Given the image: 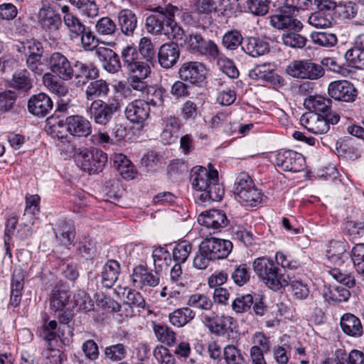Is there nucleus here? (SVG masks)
Listing matches in <instances>:
<instances>
[{"mask_svg":"<svg viewBox=\"0 0 364 364\" xmlns=\"http://www.w3.org/2000/svg\"><path fill=\"white\" fill-rule=\"evenodd\" d=\"M192 188L200 193L198 196L201 203L220 201L225 193L224 188L218 181V172L211 164L208 168L196 166L190 173Z\"/></svg>","mask_w":364,"mask_h":364,"instance_id":"nucleus-1","label":"nucleus"},{"mask_svg":"<svg viewBox=\"0 0 364 364\" xmlns=\"http://www.w3.org/2000/svg\"><path fill=\"white\" fill-rule=\"evenodd\" d=\"M253 270L259 279L274 291L288 286L289 276L286 270L279 268L275 262L267 257H258L252 264Z\"/></svg>","mask_w":364,"mask_h":364,"instance_id":"nucleus-2","label":"nucleus"},{"mask_svg":"<svg viewBox=\"0 0 364 364\" xmlns=\"http://www.w3.org/2000/svg\"><path fill=\"white\" fill-rule=\"evenodd\" d=\"M75 161L82 171L89 174H94L103 170L107 161V156L102 150L84 149L77 153Z\"/></svg>","mask_w":364,"mask_h":364,"instance_id":"nucleus-3","label":"nucleus"},{"mask_svg":"<svg viewBox=\"0 0 364 364\" xmlns=\"http://www.w3.org/2000/svg\"><path fill=\"white\" fill-rule=\"evenodd\" d=\"M178 9L176 6L171 4L163 8L158 6L156 8V14H151L146 18V28L149 33L152 34H164L168 33L170 27H168L169 21L171 17H174V14Z\"/></svg>","mask_w":364,"mask_h":364,"instance_id":"nucleus-4","label":"nucleus"},{"mask_svg":"<svg viewBox=\"0 0 364 364\" xmlns=\"http://www.w3.org/2000/svg\"><path fill=\"white\" fill-rule=\"evenodd\" d=\"M235 193L251 206H256L262 201L261 192L246 173H240L237 176L235 182Z\"/></svg>","mask_w":364,"mask_h":364,"instance_id":"nucleus-5","label":"nucleus"},{"mask_svg":"<svg viewBox=\"0 0 364 364\" xmlns=\"http://www.w3.org/2000/svg\"><path fill=\"white\" fill-rule=\"evenodd\" d=\"M119 109L120 102L114 99L109 100L107 102L95 100L88 107L90 117L100 125L107 124Z\"/></svg>","mask_w":364,"mask_h":364,"instance_id":"nucleus-6","label":"nucleus"},{"mask_svg":"<svg viewBox=\"0 0 364 364\" xmlns=\"http://www.w3.org/2000/svg\"><path fill=\"white\" fill-rule=\"evenodd\" d=\"M329 274L337 282L343 284L346 288L337 287L330 292V299L337 302L346 301L351 294H355V291H350L348 289H352L355 286L354 276L350 273L343 272L340 268H331L328 270Z\"/></svg>","mask_w":364,"mask_h":364,"instance_id":"nucleus-7","label":"nucleus"},{"mask_svg":"<svg viewBox=\"0 0 364 364\" xmlns=\"http://www.w3.org/2000/svg\"><path fill=\"white\" fill-rule=\"evenodd\" d=\"M287 73L295 78L317 80L323 76L322 65L311 60H294L286 68Z\"/></svg>","mask_w":364,"mask_h":364,"instance_id":"nucleus-8","label":"nucleus"},{"mask_svg":"<svg viewBox=\"0 0 364 364\" xmlns=\"http://www.w3.org/2000/svg\"><path fill=\"white\" fill-rule=\"evenodd\" d=\"M130 278L134 288L144 291L157 287L160 283L159 274L149 270L143 264H139L133 269Z\"/></svg>","mask_w":364,"mask_h":364,"instance_id":"nucleus-9","label":"nucleus"},{"mask_svg":"<svg viewBox=\"0 0 364 364\" xmlns=\"http://www.w3.org/2000/svg\"><path fill=\"white\" fill-rule=\"evenodd\" d=\"M200 245L204 253L214 261L226 258L232 250L231 241L215 237L204 239Z\"/></svg>","mask_w":364,"mask_h":364,"instance_id":"nucleus-10","label":"nucleus"},{"mask_svg":"<svg viewBox=\"0 0 364 364\" xmlns=\"http://www.w3.org/2000/svg\"><path fill=\"white\" fill-rule=\"evenodd\" d=\"M198 222L210 235L220 232L229 223L225 213L223 210L215 209L201 213L198 217Z\"/></svg>","mask_w":364,"mask_h":364,"instance_id":"nucleus-11","label":"nucleus"},{"mask_svg":"<svg viewBox=\"0 0 364 364\" xmlns=\"http://www.w3.org/2000/svg\"><path fill=\"white\" fill-rule=\"evenodd\" d=\"M183 41L186 48L193 53L209 58L218 55V46L211 40H205L199 33H191Z\"/></svg>","mask_w":364,"mask_h":364,"instance_id":"nucleus-12","label":"nucleus"},{"mask_svg":"<svg viewBox=\"0 0 364 364\" xmlns=\"http://www.w3.org/2000/svg\"><path fill=\"white\" fill-rule=\"evenodd\" d=\"M275 163L285 171L299 172L304 168L305 159L295 151L279 150L276 154Z\"/></svg>","mask_w":364,"mask_h":364,"instance_id":"nucleus-13","label":"nucleus"},{"mask_svg":"<svg viewBox=\"0 0 364 364\" xmlns=\"http://www.w3.org/2000/svg\"><path fill=\"white\" fill-rule=\"evenodd\" d=\"M51 74L63 80H70L74 77V69L68 58L60 52L53 53L48 60Z\"/></svg>","mask_w":364,"mask_h":364,"instance_id":"nucleus-14","label":"nucleus"},{"mask_svg":"<svg viewBox=\"0 0 364 364\" xmlns=\"http://www.w3.org/2000/svg\"><path fill=\"white\" fill-rule=\"evenodd\" d=\"M178 75L182 81L199 86L205 79V68L198 61L186 62L180 67Z\"/></svg>","mask_w":364,"mask_h":364,"instance_id":"nucleus-15","label":"nucleus"},{"mask_svg":"<svg viewBox=\"0 0 364 364\" xmlns=\"http://www.w3.org/2000/svg\"><path fill=\"white\" fill-rule=\"evenodd\" d=\"M328 93L331 98L336 100L353 102L357 97L358 91L350 82L336 80L329 84Z\"/></svg>","mask_w":364,"mask_h":364,"instance_id":"nucleus-16","label":"nucleus"},{"mask_svg":"<svg viewBox=\"0 0 364 364\" xmlns=\"http://www.w3.org/2000/svg\"><path fill=\"white\" fill-rule=\"evenodd\" d=\"M201 321L212 333L223 336L228 329L231 328L234 319L229 316H219L212 312L202 314Z\"/></svg>","mask_w":364,"mask_h":364,"instance_id":"nucleus-17","label":"nucleus"},{"mask_svg":"<svg viewBox=\"0 0 364 364\" xmlns=\"http://www.w3.org/2000/svg\"><path fill=\"white\" fill-rule=\"evenodd\" d=\"M38 22L41 28L50 35L55 34L62 26V19L50 6H43L38 13Z\"/></svg>","mask_w":364,"mask_h":364,"instance_id":"nucleus-18","label":"nucleus"},{"mask_svg":"<svg viewBox=\"0 0 364 364\" xmlns=\"http://www.w3.org/2000/svg\"><path fill=\"white\" fill-rule=\"evenodd\" d=\"M124 114L130 122L141 124L149 117V103L142 100H135L127 105Z\"/></svg>","mask_w":364,"mask_h":364,"instance_id":"nucleus-19","label":"nucleus"},{"mask_svg":"<svg viewBox=\"0 0 364 364\" xmlns=\"http://www.w3.org/2000/svg\"><path fill=\"white\" fill-rule=\"evenodd\" d=\"M51 98L43 92L32 95L28 101V112L38 117H44L53 109Z\"/></svg>","mask_w":364,"mask_h":364,"instance_id":"nucleus-20","label":"nucleus"},{"mask_svg":"<svg viewBox=\"0 0 364 364\" xmlns=\"http://www.w3.org/2000/svg\"><path fill=\"white\" fill-rule=\"evenodd\" d=\"M67 129L73 136L85 137L92 132L90 121L82 115H70L66 117Z\"/></svg>","mask_w":364,"mask_h":364,"instance_id":"nucleus-21","label":"nucleus"},{"mask_svg":"<svg viewBox=\"0 0 364 364\" xmlns=\"http://www.w3.org/2000/svg\"><path fill=\"white\" fill-rule=\"evenodd\" d=\"M332 101L330 98L322 95H310L304 101V107L316 115H328L337 114L331 109Z\"/></svg>","mask_w":364,"mask_h":364,"instance_id":"nucleus-22","label":"nucleus"},{"mask_svg":"<svg viewBox=\"0 0 364 364\" xmlns=\"http://www.w3.org/2000/svg\"><path fill=\"white\" fill-rule=\"evenodd\" d=\"M61 12L63 14V19L69 36L72 39L78 38L82 32H85V25L74 15L68 5L61 6L58 4Z\"/></svg>","mask_w":364,"mask_h":364,"instance_id":"nucleus-23","label":"nucleus"},{"mask_svg":"<svg viewBox=\"0 0 364 364\" xmlns=\"http://www.w3.org/2000/svg\"><path fill=\"white\" fill-rule=\"evenodd\" d=\"M180 54L181 52L177 43L163 44L158 52L159 63L165 69L171 68L177 63Z\"/></svg>","mask_w":364,"mask_h":364,"instance_id":"nucleus-24","label":"nucleus"},{"mask_svg":"<svg viewBox=\"0 0 364 364\" xmlns=\"http://www.w3.org/2000/svg\"><path fill=\"white\" fill-rule=\"evenodd\" d=\"M249 76L253 80H262L274 85H281L282 78L277 75L270 63L257 65L249 71Z\"/></svg>","mask_w":364,"mask_h":364,"instance_id":"nucleus-25","label":"nucleus"},{"mask_svg":"<svg viewBox=\"0 0 364 364\" xmlns=\"http://www.w3.org/2000/svg\"><path fill=\"white\" fill-rule=\"evenodd\" d=\"M290 12H284L283 6L281 7L279 14L271 16L270 23L272 26L281 30L300 31L302 23L293 16Z\"/></svg>","mask_w":364,"mask_h":364,"instance_id":"nucleus-26","label":"nucleus"},{"mask_svg":"<svg viewBox=\"0 0 364 364\" xmlns=\"http://www.w3.org/2000/svg\"><path fill=\"white\" fill-rule=\"evenodd\" d=\"M70 297L68 287L58 282L55 284L50 294V306L55 311H61L68 304Z\"/></svg>","mask_w":364,"mask_h":364,"instance_id":"nucleus-27","label":"nucleus"},{"mask_svg":"<svg viewBox=\"0 0 364 364\" xmlns=\"http://www.w3.org/2000/svg\"><path fill=\"white\" fill-rule=\"evenodd\" d=\"M95 54L102 63V66L109 73H116L120 70L122 64L119 55L108 48L96 49Z\"/></svg>","mask_w":364,"mask_h":364,"instance_id":"nucleus-28","label":"nucleus"},{"mask_svg":"<svg viewBox=\"0 0 364 364\" xmlns=\"http://www.w3.org/2000/svg\"><path fill=\"white\" fill-rule=\"evenodd\" d=\"M340 116L338 114H329L328 115L312 114L311 126L307 129L316 134L327 133L330 129V124H336L338 122Z\"/></svg>","mask_w":364,"mask_h":364,"instance_id":"nucleus-29","label":"nucleus"},{"mask_svg":"<svg viewBox=\"0 0 364 364\" xmlns=\"http://www.w3.org/2000/svg\"><path fill=\"white\" fill-rule=\"evenodd\" d=\"M340 326L346 335L353 338H360L364 333L360 318L350 313H346L341 316Z\"/></svg>","mask_w":364,"mask_h":364,"instance_id":"nucleus-30","label":"nucleus"},{"mask_svg":"<svg viewBox=\"0 0 364 364\" xmlns=\"http://www.w3.org/2000/svg\"><path fill=\"white\" fill-rule=\"evenodd\" d=\"M118 25L121 32L127 37H132L137 28L138 19L131 9H123L117 14Z\"/></svg>","mask_w":364,"mask_h":364,"instance_id":"nucleus-31","label":"nucleus"},{"mask_svg":"<svg viewBox=\"0 0 364 364\" xmlns=\"http://www.w3.org/2000/svg\"><path fill=\"white\" fill-rule=\"evenodd\" d=\"M92 80L85 87V96L87 101L92 102L107 97L109 92V86L105 80L96 78Z\"/></svg>","mask_w":364,"mask_h":364,"instance_id":"nucleus-32","label":"nucleus"},{"mask_svg":"<svg viewBox=\"0 0 364 364\" xmlns=\"http://www.w3.org/2000/svg\"><path fill=\"white\" fill-rule=\"evenodd\" d=\"M23 285L24 273L21 268H16L11 278L10 299L11 306L16 307L20 304Z\"/></svg>","mask_w":364,"mask_h":364,"instance_id":"nucleus-33","label":"nucleus"},{"mask_svg":"<svg viewBox=\"0 0 364 364\" xmlns=\"http://www.w3.org/2000/svg\"><path fill=\"white\" fill-rule=\"evenodd\" d=\"M56 239L64 245H70L75 238V227L71 220H62L54 229Z\"/></svg>","mask_w":364,"mask_h":364,"instance_id":"nucleus-34","label":"nucleus"},{"mask_svg":"<svg viewBox=\"0 0 364 364\" xmlns=\"http://www.w3.org/2000/svg\"><path fill=\"white\" fill-rule=\"evenodd\" d=\"M249 55L256 58L264 55L269 51V43L259 38L250 37L242 46Z\"/></svg>","mask_w":364,"mask_h":364,"instance_id":"nucleus-35","label":"nucleus"},{"mask_svg":"<svg viewBox=\"0 0 364 364\" xmlns=\"http://www.w3.org/2000/svg\"><path fill=\"white\" fill-rule=\"evenodd\" d=\"M120 273V265L116 260H109L104 265L102 274L101 282L104 287L111 288L118 279Z\"/></svg>","mask_w":364,"mask_h":364,"instance_id":"nucleus-36","label":"nucleus"},{"mask_svg":"<svg viewBox=\"0 0 364 364\" xmlns=\"http://www.w3.org/2000/svg\"><path fill=\"white\" fill-rule=\"evenodd\" d=\"M74 77L78 79V82H80L81 80L83 85L88 82L90 80L95 79L99 77L98 69L92 65H87L81 61H76L74 64Z\"/></svg>","mask_w":364,"mask_h":364,"instance_id":"nucleus-37","label":"nucleus"},{"mask_svg":"<svg viewBox=\"0 0 364 364\" xmlns=\"http://www.w3.org/2000/svg\"><path fill=\"white\" fill-rule=\"evenodd\" d=\"M16 50L22 53L26 58H42L43 48L42 43L37 40L31 39L21 42L16 46Z\"/></svg>","mask_w":364,"mask_h":364,"instance_id":"nucleus-38","label":"nucleus"},{"mask_svg":"<svg viewBox=\"0 0 364 364\" xmlns=\"http://www.w3.org/2000/svg\"><path fill=\"white\" fill-rule=\"evenodd\" d=\"M348 245L341 241L332 242L326 252L328 260L335 264H341L348 259Z\"/></svg>","mask_w":364,"mask_h":364,"instance_id":"nucleus-39","label":"nucleus"},{"mask_svg":"<svg viewBox=\"0 0 364 364\" xmlns=\"http://www.w3.org/2000/svg\"><path fill=\"white\" fill-rule=\"evenodd\" d=\"M46 128L53 137L59 139H67L68 129H67L66 119H59L58 117L50 116L46 119Z\"/></svg>","mask_w":364,"mask_h":364,"instance_id":"nucleus-40","label":"nucleus"},{"mask_svg":"<svg viewBox=\"0 0 364 364\" xmlns=\"http://www.w3.org/2000/svg\"><path fill=\"white\" fill-rule=\"evenodd\" d=\"M196 316V313L189 307H183L176 309L168 316L169 322L173 326L180 328L191 321Z\"/></svg>","mask_w":364,"mask_h":364,"instance_id":"nucleus-41","label":"nucleus"},{"mask_svg":"<svg viewBox=\"0 0 364 364\" xmlns=\"http://www.w3.org/2000/svg\"><path fill=\"white\" fill-rule=\"evenodd\" d=\"M153 331L156 338L161 343H165L168 346H172L176 343V333L168 326L154 323Z\"/></svg>","mask_w":364,"mask_h":364,"instance_id":"nucleus-42","label":"nucleus"},{"mask_svg":"<svg viewBox=\"0 0 364 364\" xmlns=\"http://www.w3.org/2000/svg\"><path fill=\"white\" fill-rule=\"evenodd\" d=\"M43 82L50 92L59 97L65 96L68 92L67 87L50 73L43 75Z\"/></svg>","mask_w":364,"mask_h":364,"instance_id":"nucleus-43","label":"nucleus"},{"mask_svg":"<svg viewBox=\"0 0 364 364\" xmlns=\"http://www.w3.org/2000/svg\"><path fill=\"white\" fill-rule=\"evenodd\" d=\"M58 4L62 0H50ZM71 4L75 6L83 14L87 17H95L98 14V7L95 0H69Z\"/></svg>","mask_w":364,"mask_h":364,"instance_id":"nucleus-44","label":"nucleus"},{"mask_svg":"<svg viewBox=\"0 0 364 364\" xmlns=\"http://www.w3.org/2000/svg\"><path fill=\"white\" fill-rule=\"evenodd\" d=\"M289 276V282L288 286H290L291 291L296 299L303 300L307 298L309 294V289L308 285L304 282L301 279H297L290 274Z\"/></svg>","mask_w":364,"mask_h":364,"instance_id":"nucleus-45","label":"nucleus"},{"mask_svg":"<svg viewBox=\"0 0 364 364\" xmlns=\"http://www.w3.org/2000/svg\"><path fill=\"white\" fill-rule=\"evenodd\" d=\"M187 304L193 308L208 311L212 309L213 301L208 296L197 293L189 296Z\"/></svg>","mask_w":364,"mask_h":364,"instance_id":"nucleus-46","label":"nucleus"},{"mask_svg":"<svg viewBox=\"0 0 364 364\" xmlns=\"http://www.w3.org/2000/svg\"><path fill=\"white\" fill-rule=\"evenodd\" d=\"M58 323L55 320H44L42 326L38 330L40 337L48 343L56 340L60 336L58 333Z\"/></svg>","mask_w":364,"mask_h":364,"instance_id":"nucleus-47","label":"nucleus"},{"mask_svg":"<svg viewBox=\"0 0 364 364\" xmlns=\"http://www.w3.org/2000/svg\"><path fill=\"white\" fill-rule=\"evenodd\" d=\"M216 59L220 70L230 78H236L239 75V71L232 60L224 56L218 49V55L215 57H210Z\"/></svg>","mask_w":364,"mask_h":364,"instance_id":"nucleus-48","label":"nucleus"},{"mask_svg":"<svg viewBox=\"0 0 364 364\" xmlns=\"http://www.w3.org/2000/svg\"><path fill=\"white\" fill-rule=\"evenodd\" d=\"M345 58L351 67L359 70H364V50L353 45L346 51Z\"/></svg>","mask_w":364,"mask_h":364,"instance_id":"nucleus-49","label":"nucleus"},{"mask_svg":"<svg viewBox=\"0 0 364 364\" xmlns=\"http://www.w3.org/2000/svg\"><path fill=\"white\" fill-rule=\"evenodd\" d=\"M10 85L13 88L23 92H28L32 87L31 80L26 70L14 73Z\"/></svg>","mask_w":364,"mask_h":364,"instance_id":"nucleus-50","label":"nucleus"},{"mask_svg":"<svg viewBox=\"0 0 364 364\" xmlns=\"http://www.w3.org/2000/svg\"><path fill=\"white\" fill-rule=\"evenodd\" d=\"M95 28L100 36H112L117 29L116 23L108 16L100 18L95 23Z\"/></svg>","mask_w":364,"mask_h":364,"instance_id":"nucleus-51","label":"nucleus"},{"mask_svg":"<svg viewBox=\"0 0 364 364\" xmlns=\"http://www.w3.org/2000/svg\"><path fill=\"white\" fill-rule=\"evenodd\" d=\"M299 31H285L282 34L283 43L289 47L301 48L305 46L307 39L298 33Z\"/></svg>","mask_w":364,"mask_h":364,"instance_id":"nucleus-52","label":"nucleus"},{"mask_svg":"<svg viewBox=\"0 0 364 364\" xmlns=\"http://www.w3.org/2000/svg\"><path fill=\"white\" fill-rule=\"evenodd\" d=\"M121 58L126 70L140 60L136 48L134 45H127L124 47L121 50Z\"/></svg>","mask_w":364,"mask_h":364,"instance_id":"nucleus-53","label":"nucleus"},{"mask_svg":"<svg viewBox=\"0 0 364 364\" xmlns=\"http://www.w3.org/2000/svg\"><path fill=\"white\" fill-rule=\"evenodd\" d=\"M253 296L250 294L238 295L232 302V309L237 314L249 311L253 304Z\"/></svg>","mask_w":364,"mask_h":364,"instance_id":"nucleus-54","label":"nucleus"},{"mask_svg":"<svg viewBox=\"0 0 364 364\" xmlns=\"http://www.w3.org/2000/svg\"><path fill=\"white\" fill-rule=\"evenodd\" d=\"M235 284L241 287L245 284L250 278V269L247 264H241L235 267L231 274Z\"/></svg>","mask_w":364,"mask_h":364,"instance_id":"nucleus-55","label":"nucleus"},{"mask_svg":"<svg viewBox=\"0 0 364 364\" xmlns=\"http://www.w3.org/2000/svg\"><path fill=\"white\" fill-rule=\"evenodd\" d=\"M127 353L126 346L122 343H117L105 349V355L106 359L112 361H119L125 358Z\"/></svg>","mask_w":364,"mask_h":364,"instance_id":"nucleus-56","label":"nucleus"},{"mask_svg":"<svg viewBox=\"0 0 364 364\" xmlns=\"http://www.w3.org/2000/svg\"><path fill=\"white\" fill-rule=\"evenodd\" d=\"M192 250V245L186 242L182 241L176 244L173 250V258L176 262L183 263L188 259Z\"/></svg>","mask_w":364,"mask_h":364,"instance_id":"nucleus-57","label":"nucleus"},{"mask_svg":"<svg viewBox=\"0 0 364 364\" xmlns=\"http://www.w3.org/2000/svg\"><path fill=\"white\" fill-rule=\"evenodd\" d=\"M312 41L320 46L332 47L337 43L335 34L327 32H314L311 34Z\"/></svg>","mask_w":364,"mask_h":364,"instance_id":"nucleus-58","label":"nucleus"},{"mask_svg":"<svg viewBox=\"0 0 364 364\" xmlns=\"http://www.w3.org/2000/svg\"><path fill=\"white\" fill-rule=\"evenodd\" d=\"M40 196L38 195H31L26 197V208L23 214L24 218L35 219V215L40 211Z\"/></svg>","mask_w":364,"mask_h":364,"instance_id":"nucleus-59","label":"nucleus"},{"mask_svg":"<svg viewBox=\"0 0 364 364\" xmlns=\"http://www.w3.org/2000/svg\"><path fill=\"white\" fill-rule=\"evenodd\" d=\"M242 36L237 30L228 31L223 37V45L228 50H235L242 44Z\"/></svg>","mask_w":364,"mask_h":364,"instance_id":"nucleus-60","label":"nucleus"},{"mask_svg":"<svg viewBox=\"0 0 364 364\" xmlns=\"http://www.w3.org/2000/svg\"><path fill=\"white\" fill-rule=\"evenodd\" d=\"M319 9L318 11L311 14L309 17L308 22L316 28H327L331 25L330 16L326 15L325 12Z\"/></svg>","mask_w":364,"mask_h":364,"instance_id":"nucleus-61","label":"nucleus"},{"mask_svg":"<svg viewBox=\"0 0 364 364\" xmlns=\"http://www.w3.org/2000/svg\"><path fill=\"white\" fill-rule=\"evenodd\" d=\"M139 52L146 61L151 62L155 57L154 46L148 37H142L139 43Z\"/></svg>","mask_w":364,"mask_h":364,"instance_id":"nucleus-62","label":"nucleus"},{"mask_svg":"<svg viewBox=\"0 0 364 364\" xmlns=\"http://www.w3.org/2000/svg\"><path fill=\"white\" fill-rule=\"evenodd\" d=\"M223 353L228 364H242L244 362V358L240 350L234 345L226 346Z\"/></svg>","mask_w":364,"mask_h":364,"instance_id":"nucleus-63","label":"nucleus"},{"mask_svg":"<svg viewBox=\"0 0 364 364\" xmlns=\"http://www.w3.org/2000/svg\"><path fill=\"white\" fill-rule=\"evenodd\" d=\"M154 356L159 364H175L174 355L165 346H158L154 350Z\"/></svg>","mask_w":364,"mask_h":364,"instance_id":"nucleus-64","label":"nucleus"}]
</instances>
